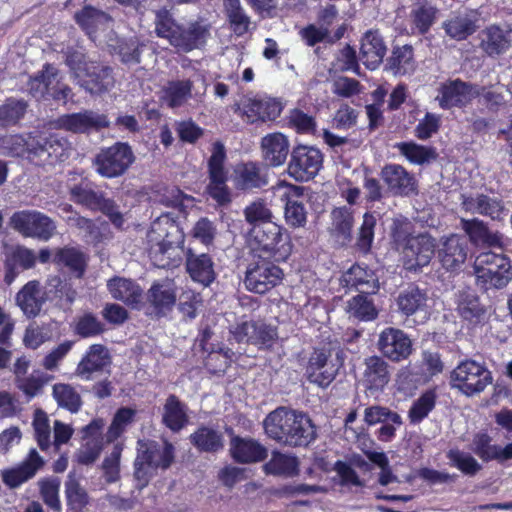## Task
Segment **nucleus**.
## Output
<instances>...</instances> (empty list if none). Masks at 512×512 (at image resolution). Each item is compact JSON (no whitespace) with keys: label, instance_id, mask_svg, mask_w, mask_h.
I'll return each instance as SVG.
<instances>
[{"label":"nucleus","instance_id":"c9c22d12","mask_svg":"<svg viewBox=\"0 0 512 512\" xmlns=\"http://www.w3.org/2000/svg\"><path fill=\"white\" fill-rule=\"evenodd\" d=\"M107 288L114 299L132 308H139L142 304V289L130 279L114 277L107 282Z\"/></svg>","mask_w":512,"mask_h":512},{"label":"nucleus","instance_id":"5fc2aeb1","mask_svg":"<svg viewBox=\"0 0 512 512\" xmlns=\"http://www.w3.org/2000/svg\"><path fill=\"white\" fill-rule=\"evenodd\" d=\"M46 72V94L54 100L66 103L73 97L72 89L63 82V77L59 70L53 65H45Z\"/></svg>","mask_w":512,"mask_h":512},{"label":"nucleus","instance_id":"a18cd8bd","mask_svg":"<svg viewBox=\"0 0 512 512\" xmlns=\"http://www.w3.org/2000/svg\"><path fill=\"white\" fill-rule=\"evenodd\" d=\"M39 287L38 281H30L16 295L17 305L27 317H35L41 310L43 300Z\"/></svg>","mask_w":512,"mask_h":512},{"label":"nucleus","instance_id":"052dcab7","mask_svg":"<svg viewBox=\"0 0 512 512\" xmlns=\"http://www.w3.org/2000/svg\"><path fill=\"white\" fill-rule=\"evenodd\" d=\"M70 196L75 203L96 211L105 195L103 192L93 190L87 183H80L70 188Z\"/></svg>","mask_w":512,"mask_h":512},{"label":"nucleus","instance_id":"473e14b6","mask_svg":"<svg viewBox=\"0 0 512 512\" xmlns=\"http://www.w3.org/2000/svg\"><path fill=\"white\" fill-rule=\"evenodd\" d=\"M33 152L53 164L65 161L69 157L70 145L63 137L53 134L37 140Z\"/></svg>","mask_w":512,"mask_h":512},{"label":"nucleus","instance_id":"4c0bfd02","mask_svg":"<svg viewBox=\"0 0 512 512\" xmlns=\"http://www.w3.org/2000/svg\"><path fill=\"white\" fill-rule=\"evenodd\" d=\"M147 300L157 316L166 315L176 302V292L173 283L164 281L155 283L147 293Z\"/></svg>","mask_w":512,"mask_h":512},{"label":"nucleus","instance_id":"603ef678","mask_svg":"<svg viewBox=\"0 0 512 512\" xmlns=\"http://www.w3.org/2000/svg\"><path fill=\"white\" fill-rule=\"evenodd\" d=\"M387 66L394 75L413 73L416 68V62L412 46L404 45L394 48L392 55L388 59Z\"/></svg>","mask_w":512,"mask_h":512},{"label":"nucleus","instance_id":"5701e85b","mask_svg":"<svg viewBox=\"0 0 512 512\" xmlns=\"http://www.w3.org/2000/svg\"><path fill=\"white\" fill-rule=\"evenodd\" d=\"M380 176L393 195L409 196L416 190L414 177L401 165H385Z\"/></svg>","mask_w":512,"mask_h":512},{"label":"nucleus","instance_id":"3c124183","mask_svg":"<svg viewBox=\"0 0 512 512\" xmlns=\"http://www.w3.org/2000/svg\"><path fill=\"white\" fill-rule=\"evenodd\" d=\"M235 185L242 190H252L266 185L265 176L260 168L252 162L237 165L235 168Z\"/></svg>","mask_w":512,"mask_h":512},{"label":"nucleus","instance_id":"79ce46f5","mask_svg":"<svg viewBox=\"0 0 512 512\" xmlns=\"http://www.w3.org/2000/svg\"><path fill=\"white\" fill-rule=\"evenodd\" d=\"M186 267L191 278L204 285H210L215 279L214 264L208 254L187 253Z\"/></svg>","mask_w":512,"mask_h":512},{"label":"nucleus","instance_id":"49530a36","mask_svg":"<svg viewBox=\"0 0 512 512\" xmlns=\"http://www.w3.org/2000/svg\"><path fill=\"white\" fill-rule=\"evenodd\" d=\"M193 82L189 79L168 81L163 88L164 100L170 108H179L192 98Z\"/></svg>","mask_w":512,"mask_h":512},{"label":"nucleus","instance_id":"bf43d9fd","mask_svg":"<svg viewBox=\"0 0 512 512\" xmlns=\"http://www.w3.org/2000/svg\"><path fill=\"white\" fill-rule=\"evenodd\" d=\"M55 261L58 265L67 267L77 278L82 277L86 267L85 255L76 248L65 247L59 249Z\"/></svg>","mask_w":512,"mask_h":512},{"label":"nucleus","instance_id":"423d86ee","mask_svg":"<svg viewBox=\"0 0 512 512\" xmlns=\"http://www.w3.org/2000/svg\"><path fill=\"white\" fill-rule=\"evenodd\" d=\"M344 363V352L337 345L323 346L314 349L306 367L310 383L319 387H328Z\"/></svg>","mask_w":512,"mask_h":512},{"label":"nucleus","instance_id":"4d7b16f0","mask_svg":"<svg viewBox=\"0 0 512 512\" xmlns=\"http://www.w3.org/2000/svg\"><path fill=\"white\" fill-rule=\"evenodd\" d=\"M52 395L59 407H62L71 413H77L82 406V399L80 394L70 384H54Z\"/></svg>","mask_w":512,"mask_h":512},{"label":"nucleus","instance_id":"de8ad7c7","mask_svg":"<svg viewBox=\"0 0 512 512\" xmlns=\"http://www.w3.org/2000/svg\"><path fill=\"white\" fill-rule=\"evenodd\" d=\"M190 442L202 452L216 453L224 447L223 434L207 426H201L192 433Z\"/></svg>","mask_w":512,"mask_h":512},{"label":"nucleus","instance_id":"c03bdc74","mask_svg":"<svg viewBox=\"0 0 512 512\" xmlns=\"http://www.w3.org/2000/svg\"><path fill=\"white\" fill-rule=\"evenodd\" d=\"M275 335L276 333L271 327L254 322H245L236 329L238 341H245L255 345H268Z\"/></svg>","mask_w":512,"mask_h":512},{"label":"nucleus","instance_id":"cd10ccee","mask_svg":"<svg viewBox=\"0 0 512 512\" xmlns=\"http://www.w3.org/2000/svg\"><path fill=\"white\" fill-rule=\"evenodd\" d=\"M303 192L304 188L301 186H290L282 196L285 201L284 218L286 224L292 228L303 227L307 221Z\"/></svg>","mask_w":512,"mask_h":512},{"label":"nucleus","instance_id":"09e8293b","mask_svg":"<svg viewBox=\"0 0 512 512\" xmlns=\"http://www.w3.org/2000/svg\"><path fill=\"white\" fill-rule=\"evenodd\" d=\"M346 281L362 294H374L379 289V280L374 271L360 265H354L349 269Z\"/></svg>","mask_w":512,"mask_h":512},{"label":"nucleus","instance_id":"2eb2a0df","mask_svg":"<svg viewBox=\"0 0 512 512\" xmlns=\"http://www.w3.org/2000/svg\"><path fill=\"white\" fill-rule=\"evenodd\" d=\"M479 49L490 58L505 54L512 45V29L508 26L489 25L478 33Z\"/></svg>","mask_w":512,"mask_h":512},{"label":"nucleus","instance_id":"7c9ffc66","mask_svg":"<svg viewBox=\"0 0 512 512\" xmlns=\"http://www.w3.org/2000/svg\"><path fill=\"white\" fill-rule=\"evenodd\" d=\"M460 227L475 246L501 247L502 235L491 232L486 223L478 218L460 219Z\"/></svg>","mask_w":512,"mask_h":512},{"label":"nucleus","instance_id":"13d9d810","mask_svg":"<svg viewBox=\"0 0 512 512\" xmlns=\"http://www.w3.org/2000/svg\"><path fill=\"white\" fill-rule=\"evenodd\" d=\"M267 474L278 476H293L298 472V460L296 457L280 452H273L270 461L264 466Z\"/></svg>","mask_w":512,"mask_h":512},{"label":"nucleus","instance_id":"6e6d98bb","mask_svg":"<svg viewBox=\"0 0 512 512\" xmlns=\"http://www.w3.org/2000/svg\"><path fill=\"white\" fill-rule=\"evenodd\" d=\"M64 486L68 507L76 512L82 511L89 503V496L86 489L72 473L68 474Z\"/></svg>","mask_w":512,"mask_h":512},{"label":"nucleus","instance_id":"338daca9","mask_svg":"<svg viewBox=\"0 0 512 512\" xmlns=\"http://www.w3.org/2000/svg\"><path fill=\"white\" fill-rule=\"evenodd\" d=\"M67 223L71 227L79 230L87 243L96 244L101 240L100 228L94 223L93 220L85 218L78 213L74 212L67 218Z\"/></svg>","mask_w":512,"mask_h":512},{"label":"nucleus","instance_id":"393cba45","mask_svg":"<svg viewBox=\"0 0 512 512\" xmlns=\"http://www.w3.org/2000/svg\"><path fill=\"white\" fill-rule=\"evenodd\" d=\"M77 82L89 93L101 94L108 91L114 84L112 69L96 62H90L83 76Z\"/></svg>","mask_w":512,"mask_h":512},{"label":"nucleus","instance_id":"4be33fe9","mask_svg":"<svg viewBox=\"0 0 512 512\" xmlns=\"http://www.w3.org/2000/svg\"><path fill=\"white\" fill-rule=\"evenodd\" d=\"M362 381L366 389L382 391L389 383L391 370L388 362L381 356L373 355L365 358Z\"/></svg>","mask_w":512,"mask_h":512},{"label":"nucleus","instance_id":"8fccbe9b","mask_svg":"<svg viewBox=\"0 0 512 512\" xmlns=\"http://www.w3.org/2000/svg\"><path fill=\"white\" fill-rule=\"evenodd\" d=\"M457 311L459 315L469 322L477 323L485 314L476 293L470 289L461 290L457 294Z\"/></svg>","mask_w":512,"mask_h":512},{"label":"nucleus","instance_id":"9d476101","mask_svg":"<svg viewBox=\"0 0 512 512\" xmlns=\"http://www.w3.org/2000/svg\"><path fill=\"white\" fill-rule=\"evenodd\" d=\"M272 258H255L246 270L244 284L247 290L264 294L274 288L283 277L282 269Z\"/></svg>","mask_w":512,"mask_h":512},{"label":"nucleus","instance_id":"f03ea898","mask_svg":"<svg viewBox=\"0 0 512 512\" xmlns=\"http://www.w3.org/2000/svg\"><path fill=\"white\" fill-rule=\"evenodd\" d=\"M390 235L408 270L427 266L435 254L436 240L428 233L413 235V225L404 216L393 218Z\"/></svg>","mask_w":512,"mask_h":512},{"label":"nucleus","instance_id":"f704fd0d","mask_svg":"<svg viewBox=\"0 0 512 512\" xmlns=\"http://www.w3.org/2000/svg\"><path fill=\"white\" fill-rule=\"evenodd\" d=\"M261 148L267 165L277 167L284 164L287 159L289 141L282 133H270L262 138Z\"/></svg>","mask_w":512,"mask_h":512},{"label":"nucleus","instance_id":"4468645a","mask_svg":"<svg viewBox=\"0 0 512 512\" xmlns=\"http://www.w3.org/2000/svg\"><path fill=\"white\" fill-rule=\"evenodd\" d=\"M33 426L35 438L41 450H46L51 445H53L55 450H58L62 444L70 440L73 434V429L70 425L55 420L53 426L54 440L51 442V427L48 418L43 412L36 413Z\"/></svg>","mask_w":512,"mask_h":512},{"label":"nucleus","instance_id":"7ed1b4c3","mask_svg":"<svg viewBox=\"0 0 512 512\" xmlns=\"http://www.w3.org/2000/svg\"><path fill=\"white\" fill-rule=\"evenodd\" d=\"M134 461V479L139 490L145 488L158 469H168L174 461L175 447L168 440L138 441Z\"/></svg>","mask_w":512,"mask_h":512},{"label":"nucleus","instance_id":"f257e3e1","mask_svg":"<svg viewBox=\"0 0 512 512\" xmlns=\"http://www.w3.org/2000/svg\"><path fill=\"white\" fill-rule=\"evenodd\" d=\"M184 234L170 214L156 218L147 232V250L158 268L177 266L183 256Z\"/></svg>","mask_w":512,"mask_h":512},{"label":"nucleus","instance_id":"f3484780","mask_svg":"<svg viewBox=\"0 0 512 512\" xmlns=\"http://www.w3.org/2000/svg\"><path fill=\"white\" fill-rule=\"evenodd\" d=\"M377 345L381 353L394 362L405 360L412 353L410 337L404 331L392 327L380 333Z\"/></svg>","mask_w":512,"mask_h":512},{"label":"nucleus","instance_id":"72a5a7b5","mask_svg":"<svg viewBox=\"0 0 512 512\" xmlns=\"http://www.w3.org/2000/svg\"><path fill=\"white\" fill-rule=\"evenodd\" d=\"M207 30L199 23L187 27L178 26L169 42L178 51L189 52L200 47L206 40Z\"/></svg>","mask_w":512,"mask_h":512},{"label":"nucleus","instance_id":"6ab92c4d","mask_svg":"<svg viewBox=\"0 0 512 512\" xmlns=\"http://www.w3.org/2000/svg\"><path fill=\"white\" fill-rule=\"evenodd\" d=\"M468 241L465 236L452 234L447 237L438 249V258L447 271H458L468 256Z\"/></svg>","mask_w":512,"mask_h":512},{"label":"nucleus","instance_id":"412c9836","mask_svg":"<svg viewBox=\"0 0 512 512\" xmlns=\"http://www.w3.org/2000/svg\"><path fill=\"white\" fill-rule=\"evenodd\" d=\"M471 450L483 461L504 463L512 459V443L504 447L494 444L492 437L486 432H478L473 436Z\"/></svg>","mask_w":512,"mask_h":512},{"label":"nucleus","instance_id":"e2e57ef3","mask_svg":"<svg viewBox=\"0 0 512 512\" xmlns=\"http://www.w3.org/2000/svg\"><path fill=\"white\" fill-rule=\"evenodd\" d=\"M39 493L43 502L53 511H61L59 498L60 479L58 477H47L38 480Z\"/></svg>","mask_w":512,"mask_h":512},{"label":"nucleus","instance_id":"37998d69","mask_svg":"<svg viewBox=\"0 0 512 512\" xmlns=\"http://www.w3.org/2000/svg\"><path fill=\"white\" fill-rule=\"evenodd\" d=\"M187 410L176 395H169L162 408V423L171 431L179 432L189 421Z\"/></svg>","mask_w":512,"mask_h":512},{"label":"nucleus","instance_id":"39448f33","mask_svg":"<svg viewBox=\"0 0 512 512\" xmlns=\"http://www.w3.org/2000/svg\"><path fill=\"white\" fill-rule=\"evenodd\" d=\"M477 285L488 290H500L512 281V263L509 257L492 251L480 253L473 265Z\"/></svg>","mask_w":512,"mask_h":512},{"label":"nucleus","instance_id":"ea45409f","mask_svg":"<svg viewBox=\"0 0 512 512\" xmlns=\"http://www.w3.org/2000/svg\"><path fill=\"white\" fill-rule=\"evenodd\" d=\"M36 263V255L33 250L24 246H17L6 254L5 260V282L11 284L19 270H27L34 267Z\"/></svg>","mask_w":512,"mask_h":512},{"label":"nucleus","instance_id":"e433bc0d","mask_svg":"<svg viewBox=\"0 0 512 512\" xmlns=\"http://www.w3.org/2000/svg\"><path fill=\"white\" fill-rule=\"evenodd\" d=\"M230 451L232 457L240 463L260 462L268 455L267 449L252 438L234 437L231 440Z\"/></svg>","mask_w":512,"mask_h":512},{"label":"nucleus","instance_id":"0e129e2a","mask_svg":"<svg viewBox=\"0 0 512 512\" xmlns=\"http://www.w3.org/2000/svg\"><path fill=\"white\" fill-rule=\"evenodd\" d=\"M395 147L413 164L422 165L436 158V153L433 149L413 142H401L396 144Z\"/></svg>","mask_w":512,"mask_h":512},{"label":"nucleus","instance_id":"864d4df0","mask_svg":"<svg viewBox=\"0 0 512 512\" xmlns=\"http://www.w3.org/2000/svg\"><path fill=\"white\" fill-rule=\"evenodd\" d=\"M481 96L488 110L496 112L512 100V92L505 85H478V97Z\"/></svg>","mask_w":512,"mask_h":512},{"label":"nucleus","instance_id":"f8f14e48","mask_svg":"<svg viewBox=\"0 0 512 512\" xmlns=\"http://www.w3.org/2000/svg\"><path fill=\"white\" fill-rule=\"evenodd\" d=\"M476 97H478V85L454 79L440 85L436 100L442 109H450L465 107Z\"/></svg>","mask_w":512,"mask_h":512},{"label":"nucleus","instance_id":"c756f323","mask_svg":"<svg viewBox=\"0 0 512 512\" xmlns=\"http://www.w3.org/2000/svg\"><path fill=\"white\" fill-rule=\"evenodd\" d=\"M331 223L328 231L335 242L341 246L352 240L354 226L353 211L350 207H337L330 213Z\"/></svg>","mask_w":512,"mask_h":512},{"label":"nucleus","instance_id":"6e6552de","mask_svg":"<svg viewBox=\"0 0 512 512\" xmlns=\"http://www.w3.org/2000/svg\"><path fill=\"white\" fill-rule=\"evenodd\" d=\"M136 156L128 143L117 142L103 148L96 155L94 165L96 172L105 178L120 177L135 162Z\"/></svg>","mask_w":512,"mask_h":512},{"label":"nucleus","instance_id":"a211bd4d","mask_svg":"<svg viewBox=\"0 0 512 512\" xmlns=\"http://www.w3.org/2000/svg\"><path fill=\"white\" fill-rule=\"evenodd\" d=\"M461 210L469 214H479L490 217L492 220H500L507 214L501 199L483 193L462 194Z\"/></svg>","mask_w":512,"mask_h":512},{"label":"nucleus","instance_id":"ddd939ff","mask_svg":"<svg viewBox=\"0 0 512 512\" xmlns=\"http://www.w3.org/2000/svg\"><path fill=\"white\" fill-rule=\"evenodd\" d=\"M75 19L93 41H113L111 31L113 21L107 13L86 6L79 13H76Z\"/></svg>","mask_w":512,"mask_h":512},{"label":"nucleus","instance_id":"bb28decb","mask_svg":"<svg viewBox=\"0 0 512 512\" xmlns=\"http://www.w3.org/2000/svg\"><path fill=\"white\" fill-rule=\"evenodd\" d=\"M428 302L429 297L427 292L414 285H410L400 291L396 298L399 312L407 317L423 315V318H426L428 314Z\"/></svg>","mask_w":512,"mask_h":512},{"label":"nucleus","instance_id":"0eeeda50","mask_svg":"<svg viewBox=\"0 0 512 512\" xmlns=\"http://www.w3.org/2000/svg\"><path fill=\"white\" fill-rule=\"evenodd\" d=\"M451 386L467 396L479 394L492 383L491 372L485 365L467 359L460 362L450 375Z\"/></svg>","mask_w":512,"mask_h":512},{"label":"nucleus","instance_id":"a878e982","mask_svg":"<svg viewBox=\"0 0 512 512\" xmlns=\"http://www.w3.org/2000/svg\"><path fill=\"white\" fill-rule=\"evenodd\" d=\"M59 126L74 133H85L92 129H100L109 125L105 115L91 110L63 115L59 118Z\"/></svg>","mask_w":512,"mask_h":512},{"label":"nucleus","instance_id":"dca6fc26","mask_svg":"<svg viewBox=\"0 0 512 512\" xmlns=\"http://www.w3.org/2000/svg\"><path fill=\"white\" fill-rule=\"evenodd\" d=\"M111 362L107 347L102 344H93L77 364L74 374L82 380L90 381L105 371L109 372Z\"/></svg>","mask_w":512,"mask_h":512},{"label":"nucleus","instance_id":"c85d7f7f","mask_svg":"<svg viewBox=\"0 0 512 512\" xmlns=\"http://www.w3.org/2000/svg\"><path fill=\"white\" fill-rule=\"evenodd\" d=\"M316 437L315 426L304 413L293 411L289 433L285 437V445L291 447H305Z\"/></svg>","mask_w":512,"mask_h":512},{"label":"nucleus","instance_id":"58836bf2","mask_svg":"<svg viewBox=\"0 0 512 512\" xmlns=\"http://www.w3.org/2000/svg\"><path fill=\"white\" fill-rule=\"evenodd\" d=\"M293 411L286 407H278L266 416L263 425L268 437L285 445V437L289 433Z\"/></svg>","mask_w":512,"mask_h":512},{"label":"nucleus","instance_id":"1a4fd4ad","mask_svg":"<svg viewBox=\"0 0 512 512\" xmlns=\"http://www.w3.org/2000/svg\"><path fill=\"white\" fill-rule=\"evenodd\" d=\"M323 164V154L315 146L297 145L290 152L287 173L299 182L315 178Z\"/></svg>","mask_w":512,"mask_h":512},{"label":"nucleus","instance_id":"9b49d317","mask_svg":"<svg viewBox=\"0 0 512 512\" xmlns=\"http://www.w3.org/2000/svg\"><path fill=\"white\" fill-rule=\"evenodd\" d=\"M10 225L23 236L42 241H48L57 228L52 218L36 210L15 212L10 218Z\"/></svg>","mask_w":512,"mask_h":512},{"label":"nucleus","instance_id":"b1692460","mask_svg":"<svg viewBox=\"0 0 512 512\" xmlns=\"http://www.w3.org/2000/svg\"><path fill=\"white\" fill-rule=\"evenodd\" d=\"M282 111V105L279 101L272 98L262 97H244V115L249 123L256 121H273Z\"/></svg>","mask_w":512,"mask_h":512},{"label":"nucleus","instance_id":"a19ab883","mask_svg":"<svg viewBox=\"0 0 512 512\" xmlns=\"http://www.w3.org/2000/svg\"><path fill=\"white\" fill-rule=\"evenodd\" d=\"M478 15L473 11L459 12L443 23L446 34L457 41L472 35L477 29Z\"/></svg>","mask_w":512,"mask_h":512},{"label":"nucleus","instance_id":"774afa93","mask_svg":"<svg viewBox=\"0 0 512 512\" xmlns=\"http://www.w3.org/2000/svg\"><path fill=\"white\" fill-rule=\"evenodd\" d=\"M229 22L237 35H243L248 31L250 18L241 7L240 0H224Z\"/></svg>","mask_w":512,"mask_h":512},{"label":"nucleus","instance_id":"69168bd1","mask_svg":"<svg viewBox=\"0 0 512 512\" xmlns=\"http://www.w3.org/2000/svg\"><path fill=\"white\" fill-rule=\"evenodd\" d=\"M368 295L369 294L360 293L349 300L347 304V312L359 320L369 321L375 319L377 311Z\"/></svg>","mask_w":512,"mask_h":512},{"label":"nucleus","instance_id":"680f3d73","mask_svg":"<svg viewBox=\"0 0 512 512\" xmlns=\"http://www.w3.org/2000/svg\"><path fill=\"white\" fill-rule=\"evenodd\" d=\"M225 159L224 145L221 142H215L208 160L209 182H227V171L224 168Z\"/></svg>","mask_w":512,"mask_h":512},{"label":"nucleus","instance_id":"20e7f679","mask_svg":"<svg viewBox=\"0 0 512 512\" xmlns=\"http://www.w3.org/2000/svg\"><path fill=\"white\" fill-rule=\"evenodd\" d=\"M254 258H272L285 261L291 254L292 245L288 235L274 222H266L252 227L248 237Z\"/></svg>","mask_w":512,"mask_h":512},{"label":"nucleus","instance_id":"aec40b11","mask_svg":"<svg viewBox=\"0 0 512 512\" xmlns=\"http://www.w3.org/2000/svg\"><path fill=\"white\" fill-rule=\"evenodd\" d=\"M44 465L43 458L36 449H31L27 458L19 465L2 471V481L10 489H15L32 479Z\"/></svg>","mask_w":512,"mask_h":512},{"label":"nucleus","instance_id":"2f4dec72","mask_svg":"<svg viewBox=\"0 0 512 512\" xmlns=\"http://www.w3.org/2000/svg\"><path fill=\"white\" fill-rule=\"evenodd\" d=\"M386 45L377 31H368L361 40L359 59L370 70L376 69L386 54Z\"/></svg>","mask_w":512,"mask_h":512}]
</instances>
